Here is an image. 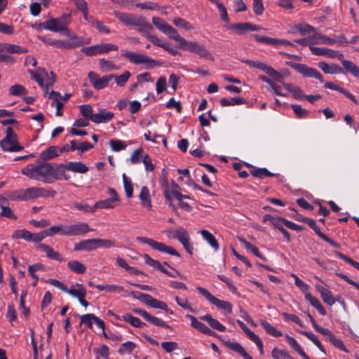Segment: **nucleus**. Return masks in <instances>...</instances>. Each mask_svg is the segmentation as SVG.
<instances>
[{
    "instance_id": "f257e3e1",
    "label": "nucleus",
    "mask_w": 359,
    "mask_h": 359,
    "mask_svg": "<svg viewBox=\"0 0 359 359\" xmlns=\"http://www.w3.org/2000/svg\"><path fill=\"white\" fill-rule=\"evenodd\" d=\"M169 39H172L178 43V48L183 50H187L192 53L199 55L201 57L211 59L208 50L202 44L196 41H187L181 36L177 31L172 26L169 25L164 32Z\"/></svg>"
},
{
    "instance_id": "f03ea898",
    "label": "nucleus",
    "mask_w": 359,
    "mask_h": 359,
    "mask_svg": "<svg viewBox=\"0 0 359 359\" xmlns=\"http://www.w3.org/2000/svg\"><path fill=\"white\" fill-rule=\"evenodd\" d=\"M312 54L318 56H325L328 58H338L341 60L344 69L353 76L359 79V67L350 60H344V55L339 51L324 47L311 46Z\"/></svg>"
},
{
    "instance_id": "7ed1b4c3",
    "label": "nucleus",
    "mask_w": 359,
    "mask_h": 359,
    "mask_svg": "<svg viewBox=\"0 0 359 359\" xmlns=\"http://www.w3.org/2000/svg\"><path fill=\"white\" fill-rule=\"evenodd\" d=\"M50 163L29 164L22 169L21 172L29 179L50 184L53 182V180H50Z\"/></svg>"
},
{
    "instance_id": "20e7f679",
    "label": "nucleus",
    "mask_w": 359,
    "mask_h": 359,
    "mask_svg": "<svg viewBox=\"0 0 359 359\" xmlns=\"http://www.w3.org/2000/svg\"><path fill=\"white\" fill-rule=\"evenodd\" d=\"M55 194V191L50 189L32 187L15 191L13 193V198L18 201H27L34 200L38 198L53 197Z\"/></svg>"
},
{
    "instance_id": "39448f33",
    "label": "nucleus",
    "mask_w": 359,
    "mask_h": 359,
    "mask_svg": "<svg viewBox=\"0 0 359 359\" xmlns=\"http://www.w3.org/2000/svg\"><path fill=\"white\" fill-rule=\"evenodd\" d=\"M72 16L70 12L65 13L58 18H50L46 23V30L58 32L65 36H70L69 25L72 23Z\"/></svg>"
},
{
    "instance_id": "423d86ee",
    "label": "nucleus",
    "mask_w": 359,
    "mask_h": 359,
    "mask_svg": "<svg viewBox=\"0 0 359 359\" xmlns=\"http://www.w3.org/2000/svg\"><path fill=\"white\" fill-rule=\"evenodd\" d=\"M121 55L132 64L136 65H144L147 69H152L161 65V62L151 57L137 52L122 51Z\"/></svg>"
},
{
    "instance_id": "0eeeda50",
    "label": "nucleus",
    "mask_w": 359,
    "mask_h": 359,
    "mask_svg": "<svg viewBox=\"0 0 359 359\" xmlns=\"http://www.w3.org/2000/svg\"><path fill=\"white\" fill-rule=\"evenodd\" d=\"M0 146L4 151L18 152L23 150L24 147L19 144L17 135L11 127L6 130L5 137L0 141Z\"/></svg>"
},
{
    "instance_id": "6e6552de",
    "label": "nucleus",
    "mask_w": 359,
    "mask_h": 359,
    "mask_svg": "<svg viewBox=\"0 0 359 359\" xmlns=\"http://www.w3.org/2000/svg\"><path fill=\"white\" fill-rule=\"evenodd\" d=\"M137 240L142 243L149 245L154 250H158L161 252H164L172 256L180 257V253L173 248L168 246L163 243L156 241L151 238L146 237L139 236L137 237Z\"/></svg>"
},
{
    "instance_id": "1a4fd4ad",
    "label": "nucleus",
    "mask_w": 359,
    "mask_h": 359,
    "mask_svg": "<svg viewBox=\"0 0 359 359\" xmlns=\"http://www.w3.org/2000/svg\"><path fill=\"white\" fill-rule=\"evenodd\" d=\"M107 194L109 196L108 198L98 201L95 203V208L97 209H114L119 205L121 199L113 188H107Z\"/></svg>"
},
{
    "instance_id": "9d476101",
    "label": "nucleus",
    "mask_w": 359,
    "mask_h": 359,
    "mask_svg": "<svg viewBox=\"0 0 359 359\" xmlns=\"http://www.w3.org/2000/svg\"><path fill=\"white\" fill-rule=\"evenodd\" d=\"M196 290L217 309L224 310L228 313H231L232 312L233 306L230 302L216 298L204 287H197Z\"/></svg>"
},
{
    "instance_id": "9b49d317",
    "label": "nucleus",
    "mask_w": 359,
    "mask_h": 359,
    "mask_svg": "<svg viewBox=\"0 0 359 359\" xmlns=\"http://www.w3.org/2000/svg\"><path fill=\"white\" fill-rule=\"evenodd\" d=\"M118 46L112 43H102L81 48V51L88 56H93L107 53L111 50H117Z\"/></svg>"
},
{
    "instance_id": "f8f14e48",
    "label": "nucleus",
    "mask_w": 359,
    "mask_h": 359,
    "mask_svg": "<svg viewBox=\"0 0 359 359\" xmlns=\"http://www.w3.org/2000/svg\"><path fill=\"white\" fill-rule=\"evenodd\" d=\"M88 78L94 89L100 90L107 87L109 83L113 79V76L109 74L100 77L98 74L91 71L88 72Z\"/></svg>"
},
{
    "instance_id": "ddd939ff",
    "label": "nucleus",
    "mask_w": 359,
    "mask_h": 359,
    "mask_svg": "<svg viewBox=\"0 0 359 359\" xmlns=\"http://www.w3.org/2000/svg\"><path fill=\"white\" fill-rule=\"evenodd\" d=\"M175 238L180 242L189 255L193 254V245L191 242L190 235L185 228L182 226L176 228Z\"/></svg>"
},
{
    "instance_id": "4468645a",
    "label": "nucleus",
    "mask_w": 359,
    "mask_h": 359,
    "mask_svg": "<svg viewBox=\"0 0 359 359\" xmlns=\"http://www.w3.org/2000/svg\"><path fill=\"white\" fill-rule=\"evenodd\" d=\"M292 67L295 71L302 74L305 77L315 78L319 80L320 83H324L323 75L314 68L309 67L306 65L301 63L294 64Z\"/></svg>"
},
{
    "instance_id": "2eb2a0df",
    "label": "nucleus",
    "mask_w": 359,
    "mask_h": 359,
    "mask_svg": "<svg viewBox=\"0 0 359 359\" xmlns=\"http://www.w3.org/2000/svg\"><path fill=\"white\" fill-rule=\"evenodd\" d=\"M66 229L67 236H81L93 231L86 222H77L71 225H66Z\"/></svg>"
},
{
    "instance_id": "dca6fc26",
    "label": "nucleus",
    "mask_w": 359,
    "mask_h": 359,
    "mask_svg": "<svg viewBox=\"0 0 359 359\" xmlns=\"http://www.w3.org/2000/svg\"><path fill=\"white\" fill-rule=\"evenodd\" d=\"M114 15L126 25L133 27L138 25V22L142 18L141 16L135 15L132 13H127L119 11H114Z\"/></svg>"
},
{
    "instance_id": "f3484780",
    "label": "nucleus",
    "mask_w": 359,
    "mask_h": 359,
    "mask_svg": "<svg viewBox=\"0 0 359 359\" xmlns=\"http://www.w3.org/2000/svg\"><path fill=\"white\" fill-rule=\"evenodd\" d=\"M253 36L257 41L269 46H280L292 45V43L289 41L285 39L271 38L265 36H261L259 34H254Z\"/></svg>"
},
{
    "instance_id": "a211bd4d",
    "label": "nucleus",
    "mask_w": 359,
    "mask_h": 359,
    "mask_svg": "<svg viewBox=\"0 0 359 359\" xmlns=\"http://www.w3.org/2000/svg\"><path fill=\"white\" fill-rule=\"evenodd\" d=\"M186 318H189L191 320V327L196 329L199 332L205 334L208 336H217V334L214 331L211 330L204 323L199 321L195 316L188 314L186 316Z\"/></svg>"
},
{
    "instance_id": "6ab92c4d",
    "label": "nucleus",
    "mask_w": 359,
    "mask_h": 359,
    "mask_svg": "<svg viewBox=\"0 0 359 359\" xmlns=\"http://www.w3.org/2000/svg\"><path fill=\"white\" fill-rule=\"evenodd\" d=\"M114 116L113 112L104 109H99L97 113H94L91 121L95 123H104L111 121Z\"/></svg>"
},
{
    "instance_id": "aec40b11",
    "label": "nucleus",
    "mask_w": 359,
    "mask_h": 359,
    "mask_svg": "<svg viewBox=\"0 0 359 359\" xmlns=\"http://www.w3.org/2000/svg\"><path fill=\"white\" fill-rule=\"evenodd\" d=\"M69 41H66V49H72L80 47L84 44L90 43V40H86L83 36H78L75 34H72L70 30Z\"/></svg>"
},
{
    "instance_id": "412c9836",
    "label": "nucleus",
    "mask_w": 359,
    "mask_h": 359,
    "mask_svg": "<svg viewBox=\"0 0 359 359\" xmlns=\"http://www.w3.org/2000/svg\"><path fill=\"white\" fill-rule=\"evenodd\" d=\"M318 67L327 74H339L344 72L343 68L335 63H327L322 61L318 62Z\"/></svg>"
},
{
    "instance_id": "4be33fe9",
    "label": "nucleus",
    "mask_w": 359,
    "mask_h": 359,
    "mask_svg": "<svg viewBox=\"0 0 359 359\" xmlns=\"http://www.w3.org/2000/svg\"><path fill=\"white\" fill-rule=\"evenodd\" d=\"M316 290L320 293L323 302L330 306H333L336 302V299L333 297L332 292L327 288L320 285H316Z\"/></svg>"
},
{
    "instance_id": "5701e85b",
    "label": "nucleus",
    "mask_w": 359,
    "mask_h": 359,
    "mask_svg": "<svg viewBox=\"0 0 359 359\" xmlns=\"http://www.w3.org/2000/svg\"><path fill=\"white\" fill-rule=\"evenodd\" d=\"M50 180H61L62 177L66 179L65 170L67 164H53L51 163Z\"/></svg>"
},
{
    "instance_id": "b1692460",
    "label": "nucleus",
    "mask_w": 359,
    "mask_h": 359,
    "mask_svg": "<svg viewBox=\"0 0 359 359\" xmlns=\"http://www.w3.org/2000/svg\"><path fill=\"white\" fill-rule=\"evenodd\" d=\"M65 292L77 299L81 297H86V290L83 285L80 283H76L71 288L67 287V290Z\"/></svg>"
},
{
    "instance_id": "393cba45",
    "label": "nucleus",
    "mask_w": 359,
    "mask_h": 359,
    "mask_svg": "<svg viewBox=\"0 0 359 359\" xmlns=\"http://www.w3.org/2000/svg\"><path fill=\"white\" fill-rule=\"evenodd\" d=\"M312 44H327L332 45L336 43L335 39L315 32L311 35Z\"/></svg>"
},
{
    "instance_id": "a878e982",
    "label": "nucleus",
    "mask_w": 359,
    "mask_h": 359,
    "mask_svg": "<svg viewBox=\"0 0 359 359\" xmlns=\"http://www.w3.org/2000/svg\"><path fill=\"white\" fill-rule=\"evenodd\" d=\"M198 233L201 234L203 239L215 251H217L219 248L218 242L215 236L208 230L201 229L198 231Z\"/></svg>"
},
{
    "instance_id": "bb28decb",
    "label": "nucleus",
    "mask_w": 359,
    "mask_h": 359,
    "mask_svg": "<svg viewBox=\"0 0 359 359\" xmlns=\"http://www.w3.org/2000/svg\"><path fill=\"white\" fill-rule=\"evenodd\" d=\"M224 344L229 349L239 353L245 359H252V358L246 352L245 348L238 342H231L224 341Z\"/></svg>"
},
{
    "instance_id": "cd10ccee",
    "label": "nucleus",
    "mask_w": 359,
    "mask_h": 359,
    "mask_svg": "<svg viewBox=\"0 0 359 359\" xmlns=\"http://www.w3.org/2000/svg\"><path fill=\"white\" fill-rule=\"evenodd\" d=\"M137 24L138 25L135 26L137 28V31L148 39L149 38V36L151 35V34L149 33V31L153 29V25L150 22H147L143 17Z\"/></svg>"
},
{
    "instance_id": "c85d7f7f",
    "label": "nucleus",
    "mask_w": 359,
    "mask_h": 359,
    "mask_svg": "<svg viewBox=\"0 0 359 359\" xmlns=\"http://www.w3.org/2000/svg\"><path fill=\"white\" fill-rule=\"evenodd\" d=\"M96 249L95 238L83 240L74 244V250L76 251H93Z\"/></svg>"
},
{
    "instance_id": "c756f323",
    "label": "nucleus",
    "mask_w": 359,
    "mask_h": 359,
    "mask_svg": "<svg viewBox=\"0 0 359 359\" xmlns=\"http://www.w3.org/2000/svg\"><path fill=\"white\" fill-rule=\"evenodd\" d=\"M2 45L3 50L10 54H23L28 52V49L16 44H11L8 43H1Z\"/></svg>"
},
{
    "instance_id": "7c9ffc66",
    "label": "nucleus",
    "mask_w": 359,
    "mask_h": 359,
    "mask_svg": "<svg viewBox=\"0 0 359 359\" xmlns=\"http://www.w3.org/2000/svg\"><path fill=\"white\" fill-rule=\"evenodd\" d=\"M200 319L202 320L206 321L209 325L218 331L224 332L226 330V327L221 324L217 319L212 318L210 314H205L203 316L200 317Z\"/></svg>"
},
{
    "instance_id": "2f4dec72",
    "label": "nucleus",
    "mask_w": 359,
    "mask_h": 359,
    "mask_svg": "<svg viewBox=\"0 0 359 359\" xmlns=\"http://www.w3.org/2000/svg\"><path fill=\"white\" fill-rule=\"evenodd\" d=\"M139 198L141 201L142 205L149 210H151L152 207L151 196L149 190L147 187H143L142 188Z\"/></svg>"
},
{
    "instance_id": "473e14b6",
    "label": "nucleus",
    "mask_w": 359,
    "mask_h": 359,
    "mask_svg": "<svg viewBox=\"0 0 359 359\" xmlns=\"http://www.w3.org/2000/svg\"><path fill=\"white\" fill-rule=\"evenodd\" d=\"M67 170L74 172L83 174L88 172V168L81 162L71 161L67 163Z\"/></svg>"
},
{
    "instance_id": "72a5a7b5",
    "label": "nucleus",
    "mask_w": 359,
    "mask_h": 359,
    "mask_svg": "<svg viewBox=\"0 0 359 359\" xmlns=\"http://www.w3.org/2000/svg\"><path fill=\"white\" fill-rule=\"evenodd\" d=\"M283 86L285 90L290 92L293 97L297 100H302L304 98V94L303 91L298 87L294 86L292 83H283Z\"/></svg>"
},
{
    "instance_id": "f704fd0d",
    "label": "nucleus",
    "mask_w": 359,
    "mask_h": 359,
    "mask_svg": "<svg viewBox=\"0 0 359 359\" xmlns=\"http://www.w3.org/2000/svg\"><path fill=\"white\" fill-rule=\"evenodd\" d=\"M39 39L46 45L51 46L60 49H66L65 40L54 39L45 36H41L39 37Z\"/></svg>"
},
{
    "instance_id": "c9c22d12",
    "label": "nucleus",
    "mask_w": 359,
    "mask_h": 359,
    "mask_svg": "<svg viewBox=\"0 0 359 359\" xmlns=\"http://www.w3.org/2000/svg\"><path fill=\"white\" fill-rule=\"evenodd\" d=\"M39 248L43 250V251L46 254V256L52 259L57 260L59 262H62L64 259L56 251H55L49 245L45 244H41Z\"/></svg>"
},
{
    "instance_id": "e433bc0d",
    "label": "nucleus",
    "mask_w": 359,
    "mask_h": 359,
    "mask_svg": "<svg viewBox=\"0 0 359 359\" xmlns=\"http://www.w3.org/2000/svg\"><path fill=\"white\" fill-rule=\"evenodd\" d=\"M60 154L59 148L53 146L43 151L41 154V158L43 160H50L58 156Z\"/></svg>"
},
{
    "instance_id": "4c0bfd02",
    "label": "nucleus",
    "mask_w": 359,
    "mask_h": 359,
    "mask_svg": "<svg viewBox=\"0 0 359 359\" xmlns=\"http://www.w3.org/2000/svg\"><path fill=\"white\" fill-rule=\"evenodd\" d=\"M238 240L243 245V246L247 250L251 252L256 257L262 259V260H266V258L259 252L257 247L245 241L243 238L240 237L238 238Z\"/></svg>"
},
{
    "instance_id": "58836bf2",
    "label": "nucleus",
    "mask_w": 359,
    "mask_h": 359,
    "mask_svg": "<svg viewBox=\"0 0 359 359\" xmlns=\"http://www.w3.org/2000/svg\"><path fill=\"white\" fill-rule=\"evenodd\" d=\"M260 324L264 327L265 331L270 335L278 337L283 335V332L280 330H278L275 327L271 325L269 323L265 320H261Z\"/></svg>"
},
{
    "instance_id": "ea45409f",
    "label": "nucleus",
    "mask_w": 359,
    "mask_h": 359,
    "mask_svg": "<svg viewBox=\"0 0 359 359\" xmlns=\"http://www.w3.org/2000/svg\"><path fill=\"white\" fill-rule=\"evenodd\" d=\"M299 332L311 340L322 352L325 353L324 347L316 334L304 330H299Z\"/></svg>"
},
{
    "instance_id": "a19ab883",
    "label": "nucleus",
    "mask_w": 359,
    "mask_h": 359,
    "mask_svg": "<svg viewBox=\"0 0 359 359\" xmlns=\"http://www.w3.org/2000/svg\"><path fill=\"white\" fill-rule=\"evenodd\" d=\"M48 237L53 236L55 234L67 236L66 225H55L46 230Z\"/></svg>"
},
{
    "instance_id": "79ce46f5",
    "label": "nucleus",
    "mask_w": 359,
    "mask_h": 359,
    "mask_svg": "<svg viewBox=\"0 0 359 359\" xmlns=\"http://www.w3.org/2000/svg\"><path fill=\"white\" fill-rule=\"evenodd\" d=\"M67 265L71 271L78 274H83L86 271V267L85 265L76 260L69 261Z\"/></svg>"
},
{
    "instance_id": "37998d69",
    "label": "nucleus",
    "mask_w": 359,
    "mask_h": 359,
    "mask_svg": "<svg viewBox=\"0 0 359 359\" xmlns=\"http://www.w3.org/2000/svg\"><path fill=\"white\" fill-rule=\"evenodd\" d=\"M294 29L304 36L312 35L316 30L313 26L306 23L296 25Z\"/></svg>"
},
{
    "instance_id": "c03bdc74",
    "label": "nucleus",
    "mask_w": 359,
    "mask_h": 359,
    "mask_svg": "<svg viewBox=\"0 0 359 359\" xmlns=\"http://www.w3.org/2000/svg\"><path fill=\"white\" fill-rule=\"evenodd\" d=\"M110 76H113V79H114L115 82L118 86L123 87L128 82V79L131 76V74L128 71H125L119 76L115 74H110Z\"/></svg>"
},
{
    "instance_id": "a18cd8bd",
    "label": "nucleus",
    "mask_w": 359,
    "mask_h": 359,
    "mask_svg": "<svg viewBox=\"0 0 359 359\" xmlns=\"http://www.w3.org/2000/svg\"><path fill=\"white\" fill-rule=\"evenodd\" d=\"M12 238L13 239H23L26 241H31L32 233L26 229H18L13 232Z\"/></svg>"
},
{
    "instance_id": "49530a36",
    "label": "nucleus",
    "mask_w": 359,
    "mask_h": 359,
    "mask_svg": "<svg viewBox=\"0 0 359 359\" xmlns=\"http://www.w3.org/2000/svg\"><path fill=\"white\" fill-rule=\"evenodd\" d=\"M245 62L250 67L257 68L268 74L271 67L257 60H246Z\"/></svg>"
},
{
    "instance_id": "de8ad7c7",
    "label": "nucleus",
    "mask_w": 359,
    "mask_h": 359,
    "mask_svg": "<svg viewBox=\"0 0 359 359\" xmlns=\"http://www.w3.org/2000/svg\"><path fill=\"white\" fill-rule=\"evenodd\" d=\"M146 154H147L143 151L142 148H139L133 152L130 161L132 164L139 163L142 161V159Z\"/></svg>"
},
{
    "instance_id": "09e8293b",
    "label": "nucleus",
    "mask_w": 359,
    "mask_h": 359,
    "mask_svg": "<svg viewBox=\"0 0 359 359\" xmlns=\"http://www.w3.org/2000/svg\"><path fill=\"white\" fill-rule=\"evenodd\" d=\"M123 320L126 322L130 323L131 325L135 327H141L142 325L145 324L142 323L140 318L133 316L130 313H126L123 316Z\"/></svg>"
},
{
    "instance_id": "8fccbe9b",
    "label": "nucleus",
    "mask_w": 359,
    "mask_h": 359,
    "mask_svg": "<svg viewBox=\"0 0 359 359\" xmlns=\"http://www.w3.org/2000/svg\"><path fill=\"white\" fill-rule=\"evenodd\" d=\"M244 103H245V100L242 97H233L231 100L222 98L220 100V104L222 107L239 105Z\"/></svg>"
},
{
    "instance_id": "3c124183",
    "label": "nucleus",
    "mask_w": 359,
    "mask_h": 359,
    "mask_svg": "<svg viewBox=\"0 0 359 359\" xmlns=\"http://www.w3.org/2000/svg\"><path fill=\"white\" fill-rule=\"evenodd\" d=\"M149 306L154 308V309H159L163 310L170 314H173V311L168 309V305L164 302L158 300L154 298V299L151 300Z\"/></svg>"
},
{
    "instance_id": "603ef678",
    "label": "nucleus",
    "mask_w": 359,
    "mask_h": 359,
    "mask_svg": "<svg viewBox=\"0 0 359 359\" xmlns=\"http://www.w3.org/2000/svg\"><path fill=\"white\" fill-rule=\"evenodd\" d=\"M250 22L232 24L229 26V29L236 31L239 34H243L245 32L249 31Z\"/></svg>"
},
{
    "instance_id": "864d4df0",
    "label": "nucleus",
    "mask_w": 359,
    "mask_h": 359,
    "mask_svg": "<svg viewBox=\"0 0 359 359\" xmlns=\"http://www.w3.org/2000/svg\"><path fill=\"white\" fill-rule=\"evenodd\" d=\"M48 88H49L48 85L46 84L44 93H45V95H48V97L52 100V102L50 104L52 107H53L54 103H56V102L62 100V96L60 93L56 92V91L52 90L49 93Z\"/></svg>"
},
{
    "instance_id": "5fc2aeb1",
    "label": "nucleus",
    "mask_w": 359,
    "mask_h": 359,
    "mask_svg": "<svg viewBox=\"0 0 359 359\" xmlns=\"http://www.w3.org/2000/svg\"><path fill=\"white\" fill-rule=\"evenodd\" d=\"M251 174L254 177L264 178L265 177H272L274 176L275 174L269 171L266 168H257L251 171Z\"/></svg>"
},
{
    "instance_id": "6e6d98bb",
    "label": "nucleus",
    "mask_w": 359,
    "mask_h": 359,
    "mask_svg": "<svg viewBox=\"0 0 359 359\" xmlns=\"http://www.w3.org/2000/svg\"><path fill=\"white\" fill-rule=\"evenodd\" d=\"M95 248H110L114 247V242L111 240L95 238Z\"/></svg>"
},
{
    "instance_id": "4d7b16f0",
    "label": "nucleus",
    "mask_w": 359,
    "mask_h": 359,
    "mask_svg": "<svg viewBox=\"0 0 359 359\" xmlns=\"http://www.w3.org/2000/svg\"><path fill=\"white\" fill-rule=\"evenodd\" d=\"M79 109L81 114L83 117L88 118L91 121V118L94 114V113H93V107L90 104H82L79 106Z\"/></svg>"
},
{
    "instance_id": "13d9d810",
    "label": "nucleus",
    "mask_w": 359,
    "mask_h": 359,
    "mask_svg": "<svg viewBox=\"0 0 359 359\" xmlns=\"http://www.w3.org/2000/svg\"><path fill=\"white\" fill-rule=\"evenodd\" d=\"M100 65L104 72H109L118 69V67L113 62L106 60L104 59L100 60Z\"/></svg>"
},
{
    "instance_id": "bf43d9fd",
    "label": "nucleus",
    "mask_w": 359,
    "mask_h": 359,
    "mask_svg": "<svg viewBox=\"0 0 359 359\" xmlns=\"http://www.w3.org/2000/svg\"><path fill=\"white\" fill-rule=\"evenodd\" d=\"M271 355L273 359H292L286 351L276 348L272 350Z\"/></svg>"
},
{
    "instance_id": "052dcab7",
    "label": "nucleus",
    "mask_w": 359,
    "mask_h": 359,
    "mask_svg": "<svg viewBox=\"0 0 359 359\" xmlns=\"http://www.w3.org/2000/svg\"><path fill=\"white\" fill-rule=\"evenodd\" d=\"M135 346L134 342L128 341L122 344L118 351L120 354L130 353Z\"/></svg>"
},
{
    "instance_id": "680f3d73",
    "label": "nucleus",
    "mask_w": 359,
    "mask_h": 359,
    "mask_svg": "<svg viewBox=\"0 0 359 359\" xmlns=\"http://www.w3.org/2000/svg\"><path fill=\"white\" fill-rule=\"evenodd\" d=\"M161 185L164 188V196L168 201L171 203V196L170 194L169 184L167 176H161L160 178Z\"/></svg>"
},
{
    "instance_id": "e2e57ef3",
    "label": "nucleus",
    "mask_w": 359,
    "mask_h": 359,
    "mask_svg": "<svg viewBox=\"0 0 359 359\" xmlns=\"http://www.w3.org/2000/svg\"><path fill=\"white\" fill-rule=\"evenodd\" d=\"M152 22L163 33L165 32L167 27L170 25L163 19L158 17H153Z\"/></svg>"
},
{
    "instance_id": "0e129e2a",
    "label": "nucleus",
    "mask_w": 359,
    "mask_h": 359,
    "mask_svg": "<svg viewBox=\"0 0 359 359\" xmlns=\"http://www.w3.org/2000/svg\"><path fill=\"white\" fill-rule=\"evenodd\" d=\"M109 145L112 151H120L126 148V145L124 142L119 140H111L109 141Z\"/></svg>"
},
{
    "instance_id": "69168bd1",
    "label": "nucleus",
    "mask_w": 359,
    "mask_h": 359,
    "mask_svg": "<svg viewBox=\"0 0 359 359\" xmlns=\"http://www.w3.org/2000/svg\"><path fill=\"white\" fill-rule=\"evenodd\" d=\"M173 23L175 26L183 28L186 30H190L194 28L189 22L181 18H175L173 20Z\"/></svg>"
},
{
    "instance_id": "338daca9",
    "label": "nucleus",
    "mask_w": 359,
    "mask_h": 359,
    "mask_svg": "<svg viewBox=\"0 0 359 359\" xmlns=\"http://www.w3.org/2000/svg\"><path fill=\"white\" fill-rule=\"evenodd\" d=\"M25 93V88L20 84H15L9 88V94L11 95L19 96Z\"/></svg>"
},
{
    "instance_id": "774afa93",
    "label": "nucleus",
    "mask_w": 359,
    "mask_h": 359,
    "mask_svg": "<svg viewBox=\"0 0 359 359\" xmlns=\"http://www.w3.org/2000/svg\"><path fill=\"white\" fill-rule=\"evenodd\" d=\"M167 80L165 76H161L158 78L156 84V90L157 94H161L166 90Z\"/></svg>"
}]
</instances>
